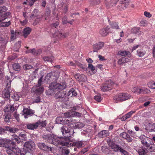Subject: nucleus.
<instances>
[{
    "mask_svg": "<svg viewBox=\"0 0 155 155\" xmlns=\"http://www.w3.org/2000/svg\"><path fill=\"white\" fill-rule=\"evenodd\" d=\"M129 61V59L128 58L122 57L118 60V63L119 64L122 65H123L124 63L127 62Z\"/></svg>",
    "mask_w": 155,
    "mask_h": 155,
    "instance_id": "c85d7f7f",
    "label": "nucleus"
},
{
    "mask_svg": "<svg viewBox=\"0 0 155 155\" xmlns=\"http://www.w3.org/2000/svg\"><path fill=\"white\" fill-rule=\"evenodd\" d=\"M7 10V8L5 6L0 7V21L6 20L7 18L6 17V16L9 15L10 13L9 12H6Z\"/></svg>",
    "mask_w": 155,
    "mask_h": 155,
    "instance_id": "0eeeda50",
    "label": "nucleus"
},
{
    "mask_svg": "<svg viewBox=\"0 0 155 155\" xmlns=\"http://www.w3.org/2000/svg\"><path fill=\"white\" fill-rule=\"evenodd\" d=\"M66 84L65 83H62L61 84L56 82L51 83L50 85L49 88L50 89L54 90L56 89L62 90L66 88Z\"/></svg>",
    "mask_w": 155,
    "mask_h": 155,
    "instance_id": "39448f33",
    "label": "nucleus"
},
{
    "mask_svg": "<svg viewBox=\"0 0 155 155\" xmlns=\"http://www.w3.org/2000/svg\"><path fill=\"white\" fill-rule=\"evenodd\" d=\"M82 115V114L81 113L76 111H72V117H74L75 116L81 117Z\"/></svg>",
    "mask_w": 155,
    "mask_h": 155,
    "instance_id": "8fccbe9b",
    "label": "nucleus"
},
{
    "mask_svg": "<svg viewBox=\"0 0 155 155\" xmlns=\"http://www.w3.org/2000/svg\"><path fill=\"white\" fill-rule=\"evenodd\" d=\"M119 0H105L104 3L107 8L115 6Z\"/></svg>",
    "mask_w": 155,
    "mask_h": 155,
    "instance_id": "9b49d317",
    "label": "nucleus"
},
{
    "mask_svg": "<svg viewBox=\"0 0 155 155\" xmlns=\"http://www.w3.org/2000/svg\"><path fill=\"white\" fill-rule=\"evenodd\" d=\"M19 136L22 138V140H26L27 139L26 135V134H23L21 132L19 134Z\"/></svg>",
    "mask_w": 155,
    "mask_h": 155,
    "instance_id": "052dcab7",
    "label": "nucleus"
},
{
    "mask_svg": "<svg viewBox=\"0 0 155 155\" xmlns=\"http://www.w3.org/2000/svg\"><path fill=\"white\" fill-rule=\"evenodd\" d=\"M149 130L150 131L155 132V124L153 123L150 124L148 126Z\"/></svg>",
    "mask_w": 155,
    "mask_h": 155,
    "instance_id": "c9c22d12",
    "label": "nucleus"
},
{
    "mask_svg": "<svg viewBox=\"0 0 155 155\" xmlns=\"http://www.w3.org/2000/svg\"><path fill=\"white\" fill-rule=\"evenodd\" d=\"M37 123L38 124V127L39 125L40 126L42 127H45L46 124V121L45 120L43 121L41 120L38 121Z\"/></svg>",
    "mask_w": 155,
    "mask_h": 155,
    "instance_id": "c03bdc74",
    "label": "nucleus"
},
{
    "mask_svg": "<svg viewBox=\"0 0 155 155\" xmlns=\"http://www.w3.org/2000/svg\"><path fill=\"white\" fill-rule=\"evenodd\" d=\"M64 115L66 117H72V111H70L69 112L64 113Z\"/></svg>",
    "mask_w": 155,
    "mask_h": 155,
    "instance_id": "864d4df0",
    "label": "nucleus"
},
{
    "mask_svg": "<svg viewBox=\"0 0 155 155\" xmlns=\"http://www.w3.org/2000/svg\"><path fill=\"white\" fill-rule=\"evenodd\" d=\"M109 29V28L108 27L104 28L101 29L100 31V34L102 36H106L108 34L107 31Z\"/></svg>",
    "mask_w": 155,
    "mask_h": 155,
    "instance_id": "412c9836",
    "label": "nucleus"
},
{
    "mask_svg": "<svg viewBox=\"0 0 155 155\" xmlns=\"http://www.w3.org/2000/svg\"><path fill=\"white\" fill-rule=\"evenodd\" d=\"M125 139L127 140V142H131L133 140L132 138L128 134L127 135V136Z\"/></svg>",
    "mask_w": 155,
    "mask_h": 155,
    "instance_id": "338daca9",
    "label": "nucleus"
},
{
    "mask_svg": "<svg viewBox=\"0 0 155 155\" xmlns=\"http://www.w3.org/2000/svg\"><path fill=\"white\" fill-rule=\"evenodd\" d=\"M88 68L90 69L92 71L96 73V71H95V68L91 64H89L88 66Z\"/></svg>",
    "mask_w": 155,
    "mask_h": 155,
    "instance_id": "a18cd8bd",
    "label": "nucleus"
},
{
    "mask_svg": "<svg viewBox=\"0 0 155 155\" xmlns=\"http://www.w3.org/2000/svg\"><path fill=\"white\" fill-rule=\"evenodd\" d=\"M148 87L150 88L155 89V82L151 81L149 82L147 84Z\"/></svg>",
    "mask_w": 155,
    "mask_h": 155,
    "instance_id": "ea45409f",
    "label": "nucleus"
},
{
    "mask_svg": "<svg viewBox=\"0 0 155 155\" xmlns=\"http://www.w3.org/2000/svg\"><path fill=\"white\" fill-rule=\"evenodd\" d=\"M94 99L97 102H100L102 100V98L100 95H96L94 96Z\"/></svg>",
    "mask_w": 155,
    "mask_h": 155,
    "instance_id": "13d9d810",
    "label": "nucleus"
},
{
    "mask_svg": "<svg viewBox=\"0 0 155 155\" xmlns=\"http://www.w3.org/2000/svg\"><path fill=\"white\" fill-rule=\"evenodd\" d=\"M146 53V51L142 48L139 49L137 51V55L139 57H143Z\"/></svg>",
    "mask_w": 155,
    "mask_h": 155,
    "instance_id": "cd10ccee",
    "label": "nucleus"
},
{
    "mask_svg": "<svg viewBox=\"0 0 155 155\" xmlns=\"http://www.w3.org/2000/svg\"><path fill=\"white\" fill-rule=\"evenodd\" d=\"M139 138L144 148L151 143V142L150 141V139L145 136L144 135H141L139 137Z\"/></svg>",
    "mask_w": 155,
    "mask_h": 155,
    "instance_id": "1a4fd4ad",
    "label": "nucleus"
},
{
    "mask_svg": "<svg viewBox=\"0 0 155 155\" xmlns=\"http://www.w3.org/2000/svg\"><path fill=\"white\" fill-rule=\"evenodd\" d=\"M117 55L121 56L126 57L128 56L130 57L131 56V54L129 51H119L118 52Z\"/></svg>",
    "mask_w": 155,
    "mask_h": 155,
    "instance_id": "a211bd4d",
    "label": "nucleus"
},
{
    "mask_svg": "<svg viewBox=\"0 0 155 155\" xmlns=\"http://www.w3.org/2000/svg\"><path fill=\"white\" fill-rule=\"evenodd\" d=\"M35 144L32 140H29L25 143L24 145V148L28 151L32 150L35 147Z\"/></svg>",
    "mask_w": 155,
    "mask_h": 155,
    "instance_id": "9d476101",
    "label": "nucleus"
},
{
    "mask_svg": "<svg viewBox=\"0 0 155 155\" xmlns=\"http://www.w3.org/2000/svg\"><path fill=\"white\" fill-rule=\"evenodd\" d=\"M62 155H68L69 153V150L66 148H63L62 150Z\"/></svg>",
    "mask_w": 155,
    "mask_h": 155,
    "instance_id": "09e8293b",
    "label": "nucleus"
},
{
    "mask_svg": "<svg viewBox=\"0 0 155 155\" xmlns=\"http://www.w3.org/2000/svg\"><path fill=\"white\" fill-rule=\"evenodd\" d=\"M31 29L28 27H27L24 28L23 29V35L25 38L27 37V36L30 34Z\"/></svg>",
    "mask_w": 155,
    "mask_h": 155,
    "instance_id": "393cba45",
    "label": "nucleus"
},
{
    "mask_svg": "<svg viewBox=\"0 0 155 155\" xmlns=\"http://www.w3.org/2000/svg\"><path fill=\"white\" fill-rule=\"evenodd\" d=\"M12 142L10 140L0 139V147H5L7 150L9 148Z\"/></svg>",
    "mask_w": 155,
    "mask_h": 155,
    "instance_id": "f8f14e48",
    "label": "nucleus"
},
{
    "mask_svg": "<svg viewBox=\"0 0 155 155\" xmlns=\"http://www.w3.org/2000/svg\"><path fill=\"white\" fill-rule=\"evenodd\" d=\"M150 115L151 114L149 111L144 112L142 114V116L145 117H149Z\"/></svg>",
    "mask_w": 155,
    "mask_h": 155,
    "instance_id": "3c124183",
    "label": "nucleus"
},
{
    "mask_svg": "<svg viewBox=\"0 0 155 155\" xmlns=\"http://www.w3.org/2000/svg\"><path fill=\"white\" fill-rule=\"evenodd\" d=\"M11 140H12V141L13 142V141L14 140L15 142L17 143H19L21 141L20 138L15 134H14L12 135Z\"/></svg>",
    "mask_w": 155,
    "mask_h": 155,
    "instance_id": "c756f323",
    "label": "nucleus"
},
{
    "mask_svg": "<svg viewBox=\"0 0 155 155\" xmlns=\"http://www.w3.org/2000/svg\"><path fill=\"white\" fill-rule=\"evenodd\" d=\"M145 148L147 153H152L155 152V145L152 141L151 142V144L145 147Z\"/></svg>",
    "mask_w": 155,
    "mask_h": 155,
    "instance_id": "dca6fc26",
    "label": "nucleus"
},
{
    "mask_svg": "<svg viewBox=\"0 0 155 155\" xmlns=\"http://www.w3.org/2000/svg\"><path fill=\"white\" fill-rule=\"evenodd\" d=\"M110 26L113 29H117L119 28L118 24L115 22H113L110 24Z\"/></svg>",
    "mask_w": 155,
    "mask_h": 155,
    "instance_id": "79ce46f5",
    "label": "nucleus"
},
{
    "mask_svg": "<svg viewBox=\"0 0 155 155\" xmlns=\"http://www.w3.org/2000/svg\"><path fill=\"white\" fill-rule=\"evenodd\" d=\"M14 110V107L13 105L8 104L6 105L4 109L5 112H10Z\"/></svg>",
    "mask_w": 155,
    "mask_h": 155,
    "instance_id": "7c9ffc66",
    "label": "nucleus"
},
{
    "mask_svg": "<svg viewBox=\"0 0 155 155\" xmlns=\"http://www.w3.org/2000/svg\"><path fill=\"white\" fill-rule=\"evenodd\" d=\"M104 43L102 42H100L93 45V52H97L104 46Z\"/></svg>",
    "mask_w": 155,
    "mask_h": 155,
    "instance_id": "2eb2a0df",
    "label": "nucleus"
},
{
    "mask_svg": "<svg viewBox=\"0 0 155 155\" xmlns=\"http://www.w3.org/2000/svg\"><path fill=\"white\" fill-rule=\"evenodd\" d=\"M39 148L41 150L46 151H52V148L51 147H49L46 145L45 143H40L38 144Z\"/></svg>",
    "mask_w": 155,
    "mask_h": 155,
    "instance_id": "ddd939ff",
    "label": "nucleus"
},
{
    "mask_svg": "<svg viewBox=\"0 0 155 155\" xmlns=\"http://www.w3.org/2000/svg\"><path fill=\"white\" fill-rule=\"evenodd\" d=\"M27 128L30 130H34L37 129L38 127V123H30L26 125Z\"/></svg>",
    "mask_w": 155,
    "mask_h": 155,
    "instance_id": "f3484780",
    "label": "nucleus"
},
{
    "mask_svg": "<svg viewBox=\"0 0 155 155\" xmlns=\"http://www.w3.org/2000/svg\"><path fill=\"white\" fill-rule=\"evenodd\" d=\"M43 138L47 142L55 146L60 143L62 145L69 147L73 144L72 143L67 142L65 141L61 142L60 138L53 134L44 135L43 136Z\"/></svg>",
    "mask_w": 155,
    "mask_h": 155,
    "instance_id": "f03ea898",
    "label": "nucleus"
},
{
    "mask_svg": "<svg viewBox=\"0 0 155 155\" xmlns=\"http://www.w3.org/2000/svg\"><path fill=\"white\" fill-rule=\"evenodd\" d=\"M13 69L16 71H19L20 70V66L18 64L15 63L13 64Z\"/></svg>",
    "mask_w": 155,
    "mask_h": 155,
    "instance_id": "58836bf2",
    "label": "nucleus"
},
{
    "mask_svg": "<svg viewBox=\"0 0 155 155\" xmlns=\"http://www.w3.org/2000/svg\"><path fill=\"white\" fill-rule=\"evenodd\" d=\"M53 58V57H51V58L48 57H45L43 58V59L45 61L51 62L52 61Z\"/></svg>",
    "mask_w": 155,
    "mask_h": 155,
    "instance_id": "6e6d98bb",
    "label": "nucleus"
},
{
    "mask_svg": "<svg viewBox=\"0 0 155 155\" xmlns=\"http://www.w3.org/2000/svg\"><path fill=\"white\" fill-rule=\"evenodd\" d=\"M23 112L25 118H27L28 117L33 115L34 113V112L32 110L28 109H24Z\"/></svg>",
    "mask_w": 155,
    "mask_h": 155,
    "instance_id": "4468645a",
    "label": "nucleus"
},
{
    "mask_svg": "<svg viewBox=\"0 0 155 155\" xmlns=\"http://www.w3.org/2000/svg\"><path fill=\"white\" fill-rule=\"evenodd\" d=\"M32 66L29 64H25L23 66V69L25 70H27L32 68Z\"/></svg>",
    "mask_w": 155,
    "mask_h": 155,
    "instance_id": "603ef678",
    "label": "nucleus"
},
{
    "mask_svg": "<svg viewBox=\"0 0 155 155\" xmlns=\"http://www.w3.org/2000/svg\"><path fill=\"white\" fill-rule=\"evenodd\" d=\"M56 121L57 123L64 124L65 125L63 126L61 128V131L63 136L65 137H70L73 135L74 131L73 129H70V127H68L70 124V121L68 119L63 120V118L61 117H58L56 119Z\"/></svg>",
    "mask_w": 155,
    "mask_h": 155,
    "instance_id": "f257e3e1",
    "label": "nucleus"
},
{
    "mask_svg": "<svg viewBox=\"0 0 155 155\" xmlns=\"http://www.w3.org/2000/svg\"><path fill=\"white\" fill-rule=\"evenodd\" d=\"M119 151L120 153H122L124 155H128L129 153L126 150L122 149L121 147L120 148Z\"/></svg>",
    "mask_w": 155,
    "mask_h": 155,
    "instance_id": "4d7b16f0",
    "label": "nucleus"
},
{
    "mask_svg": "<svg viewBox=\"0 0 155 155\" xmlns=\"http://www.w3.org/2000/svg\"><path fill=\"white\" fill-rule=\"evenodd\" d=\"M66 138H67V137H66ZM67 138H68V141H66V142L73 143V145H72V146H74L75 145L76 146H77V147L78 148H80V147H81L82 146L83 144L82 143V142L81 141L77 142H76L75 144L74 143H73L72 141H71L69 139V137H67ZM65 142H66V141H65ZM71 147V146H70L69 147Z\"/></svg>",
    "mask_w": 155,
    "mask_h": 155,
    "instance_id": "72a5a7b5",
    "label": "nucleus"
},
{
    "mask_svg": "<svg viewBox=\"0 0 155 155\" xmlns=\"http://www.w3.org/2000/svg\"><path fill=\"white\" fill-rule=\"evenodd\" d=\"M129 1L130 0H120L119 3L128 6L129 3Z\"/></svg>",
    "mask_w": 155,
    "mask_h": 155,
    "instance_id": "de8ad7c7",
    "label": "nucleus"
},
{
    "mask_svg": "<svg viewBox=\"0 0 155 155\" xmlns=\"http://www.w3.org/2000/svg\"><path fill=\"white\" fill-rule=\"evenodd\" d=\"M62 23L64 24H66L68 23L67 18V17H64L62 19Z\"/></svg>",
    "mask_w": 155,
    "mask_h": 155,
    "instance_id": "774afa93",
    "label": "nucleus"
},
{
    "mask_svg": "<svg viewBox=\"0 0 155 155\" xmlns=\"http://www.w3.org/2000/svg\"><path fill=\"white\" fill-rule=\"evenodd\" d=\"M5 84H6L5 90L7 89V90L10 91L11 82H5Z\"/></svg>",
    "mask_w": 155,
    "mask_h": 155,
    "instance_id": "5fc2aeb1",
    "label": "nucleus"
},
{
    "mask_svg": "<svg viewBox=\"0 0 155 155\" xmlns=\"http://www.w3.org/2000/svg\"><path fill=\"white\" fill-rule=\"evenodd\" d=\"M65 94L62 93V92L59 91L55 94L54 97L56 99L62 98Z\"/></svg>",
    "mask_w": 155,
    "mask_h": 155,
    "instance_id": "f704fd0d",
    "label": "nucleus"
},
{
    "mask_svg": "<svg viewBox=\"0 0 155 155\" xmlns=\"http://www.w3.org/2000/svg\"><path fill=\"white\" fill-rule=\"evenodd\" d=\"M117 6L118 9L120 10H122L126 9L127 7V6L126 5H124L123 4H120Z\"/></svg>",
    "mask_w": 155,
    "mask_h": 155,
    "instance_id": "37998d69",
    "label": "nucleus"
},
{
    "mask_svg": "<svg viewBox=\"0 0 155 155\" xmlns=\"http://www.w3.org/2000/svg\"><path fill=\"white\" fill-rule=\"evenodd\" d=\"M109 135V132L108 131L103 130L101 131L98 134V136L101 137H104L108 136Z\"/></svg>",
    "mask_w": 155,
    "mask_h": 155,
    "instance_id": "5701e85b",
    "label": "nucleus"
},
{
    "mask_svg": "<svg viewBox=\"0 0 155 155\" xmlns=\"http://www.w3.org/2000/svg\"><path fill=\"white\" fill-rule=\"evenodd\" d=\"M14 116L18 122L19 121L20 118L19 117V114L17 113V112H15L14 114Z\"/></svg>",
    "mask_w": 155,
    "mask_h": 155,
    "instance_id": "0e129e2a",
    "label": "nucleus"
},
{
    "mask_svg": "<svg viewBox=\"0 0 155 155\" xmlns=\"http://www.w3.org/2000/svg\"><path fill=\"white\" fill-rule=\"evenodd\" d=\"M83 124L81 123H70V124L68 125V127H70V128H72L73 127H83Z\"/></svg>",
    "mask_w": 155,
    "mask_h": 155,
    "instance_id": "bb28decb",
    "label": "nucleus"
},
{
    "mask_svg": "<svg viewBox=\"0 0 155 155\" xmlns=\"http://www.w3.org/2000/svg\"><path fill=\"white\" fill-rule=\"evenodd\" d=\"M11 24V22L10 20L8 21H4L1 23L0 25L1 27H7L9 26Z\"/></svg>",
    "mask_w": 155,
    "mask_h": 155,
    "instance_id": "4c0bfd02",
    "label": "nucleus"
},
{
    "mask_svg": "<svg viewBox=\"0 0 155 155\" xmlns=\"http://www.w3.org/2000/svg\"><path fill=\"white\" fill-rule=\"evenodd\" d=\"M128 134H127L126 132H124L121 133L120 134V136L123 139H125L127 136Z\"/></svg>",
    "mask_w": 155,
    "mask_h": 155,
    "instance_id": "69168bd1",
    "label": "nucleus"
},
{
    "mask_svg": "<svg viewBox=\"0 0 155 155\" xmlns=\"http://www.w3.org/2000/svg\"><path fill=\"white\" fill-rule=\"evenodd\" d=\"M41 52V50L39 49L38 50H36L35 48L28 50L26 51V53H31L32 54L35 55L39 54Z\"/></svg>",
    "mask_w": 155,
    "mask_h": 155,
    "instance_id": "aec40b11",
    "label": "nucleus"
},
{
    "mask_svg": "<svg viewBox=\"0 0 155 155\" xmlns=\"http://www.w3.org/2000/svg\"><path fill=\"white\" fill-rule=\"evenodd\" d=\"M74 77L78 81H85V79H84V78H85V76L84 74H76L75 75Z\"/></svg>",
    "mask_w": 155,
    "mask_h": 155,
    "instance_id": "b1692460",
    "label": "nucleus"
},
{
    "mask_svg": "<svg viewBox=\"0 0 155 155\" xmlns=\"http://www.w3.org/2000/svg\"><path fill=\"white\" fill-rule=\"evenodd\" d=\"M137 152L139 155H148L145 148L141 147L138 149Z\"/></svg>",
    "mask_w": 155,
    "mask_h": 155,
    "instance_id": "a878e982",
    "label": "nucleus"
},
{
    "mask_svg": "<svg viewBox=\"0 0 155 155\" xmlns=\"http://www.w3.org/2000/svg\"><path fill=\"white\" fill-rule=\"evenodd\" d=\"M12 98L15 101H18L19 99V96L17 93H15L12 96Z\"/></svg>",
    "mask_w": 155,
    "mask_h": 155,
    "instance_id": "680f3d73",
    "label": "nucleus"
},
{
    "mask_svg": "<svg viewBox=\"0 0 155 155\" xmlns=\"http://www.w3.org/2000/svg\"><path fill=\"white\" fill-rule=\"evenodd\" d=\"M10 143L9 148L5 150L7 153L8 155H18L21 152L20 149L16 147L15 142L12 141Z\"/></svg>",
    "mask_w": 155,
    "mask_h": 155,
    "instance_id": "7ed1b4c3",
    "label": "nucleus"
},
{
    "mask_svg": "<svg viewBox=\"0 0 155 155\" xmlns=\"http://www.w3.org/2000/svg\"><path fill=\"white\" fill-rule=\"evenodd\" d=\"M5 131H8L11 133H15L17 132L18 130V129L16 127H12L9 126H5Z\"/></svg>",
    "mask_w": 155,
    "mask_h": 155,
    "instance_id": "6ab92c4d",
    "label": "nucleus"
},
{
    "mask_svg": "<svg viewBox=\"0 0 155 155\" xmlns=\"http://www.w3.org/2000/svg\"><path fill=\"white\" fill-rule=\"evenodd\" d=\"M101 0H90V2L91 5H99L101 2Z\"/></svg>",
    "mask_w": 155,
    "mask_h": 155,
    "instance_id": "e433bc0d",
    "label": "nucleus"
},
{
    "mask_svg": "<svg viewBox=\"0 0 155 155\" xmlns=\"http://www.w3.org/2000/svg\"><path fill=\"white\" fill-rule=\"evenodd\" d=\"M68 35L67 33H60L58 36L61 38H65L68 36Z\"/></svg>",
    "mask_w": 155,
    "mask_h": 155,
    "instance_id": "bf43d9fd",
    "label": "nucleus"
},
{
    "mask_svg": "<svg viewBox=\"0 0 155 155\" xmlns=\"http://www.w3.org/2000/svg\"><path fill=\"white\" fill-rule=\"evenodd\" d=\"M107 143L109 147L114 152H118L121 147L119 145L116 144L113 140L110 139L108 140Z\"/></svg>",
    "mask_w": 155,
    "mask_h": 155,
    "instance_id": "6e6552de",
    "label": "nucleus"
},
{
    "mask_svg": "<svg viewBox=\"0 0 155 155\" xmlns=\"http://www.w3.org/2000/svg\"><path fill=\"white\" fill-rule=\"evenodd\" d=\"M131 96L129 94L122 93L115 96L114 98V100L120 101L121 102L130 99Z\"/></svg>",
    "mask_w": 155,
    "mask_h": 155,
    "instance_id": "20e7f679",
    "label": "nucleus"
},
{
    "mask_svg": "<svg viewBox=\"0 0 155 155\" xmlns=\"http://www.w3.org/2000/svg\"><path fill=\"white\" fill-rule=\"evenodd\" d=\"M11 118V116L10 114H6L5 116L4 120L5 122H8Z\"/></svg>",
    "mask_w": 155,
    "mask_h": 155,
    "instance_id": "e2e57ef3",
    "label": "nucleus"
},
{
    "mask_svg": "<svg viewBox=\"0 0 155 155\" xmlns=\"http://www.w3.org/2000/svg\"><path fill=\"white\" fill-rule=\"evenodd\" d=\"M135 113V111H131L129 112L123 116L121 118V120L122 121H125L127 119L130 117L132 116V114Z\"/></svg>",
    "mask_w": 155,
    "mask_h": 155,
    "instance_id": "4be33fe9",
    "label": "nucleus"
},
{
    "mask_svg": "<svg viewBox=\"0 0 155 155\" xmlns=\"http://www.w3.org/2000/svg\"><path fill=\"white\" fill-rule=\"evenodd\" d=\"M114 85V83L111 80L106 82L101 87V89L103 91L105 92L111 90Z\"/></svg>",
    "mask_w": 155,
    "mask_h": 155,
    "instance_id": "423d86ee",
    "label": "nucleus"
},
{
    "mask_svg": "<svg viewBox=\"0 0 155 155\" xmlns=\"http://www.w3.org/2000/svg\"><path fill=\"white\" fill-rule=\"evenodd\" d=\"M44 88L43 87H41L38 88L36 89L34 92L37 94H41L44 91Z\"/></svg>",
    "mask_w": 155,
    "mask_h": 155,
    "instance_id": "a19ab883",
    "label": "nucleus"
},
{
    "mask_svg": "<svg viewBox=\"0 0 155 155\" xmlns=\"http://www.w3.org/2000/svg\"><path fill=\"white\" fill-rule=\"evenodd\" d=\"M11 39H14L19 34V32L16 31H15L13 30H12L11 31Z\"/></svg>",
    "mask_w": 155,
    "mask_h": 155,
    "instance_id": "2f4dec72",
    "label": "nucleus"
},
{
    "mask_svg": "<svg viewBox=\"0 0 155 155\" xmlns=\"http://www.w3.org/2000/svg\"><path fill=\"white\" fill-rule=\"evenodd\" d=\"M132 91L134 93L137 94H140L141 93V87H133L132 89Z\"/></svg>",
    "mask_w": 155,
    "mask_h": 155,
    "instance_id": "473e14b6",
    "label": "nucleus"
},
{
    "mask_svg": "<svg viewBox=\"0 0 155 155\" xmlns=\"http://www.w3.org/2000/svg\"><path fill=\"white\" fill-rule=\"evenodd\" d=\"M141 92H143L144 94H148L150 93V91L147 88L141 87Z\"/></svg>",
    "mask_w": 155,
    "mask_h": 155,
    "instance_id": "49530a36",
    "label": "nucleus"
}]
</instances>
